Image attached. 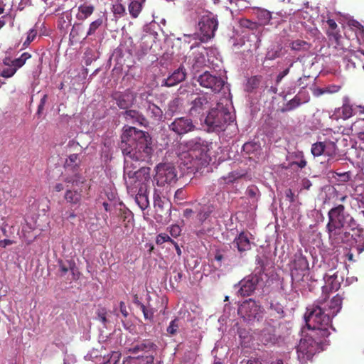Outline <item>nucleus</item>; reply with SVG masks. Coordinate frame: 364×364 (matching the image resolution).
<instances>
[{"mask_svg": "<svg viewBox=\"0 0 364 364\" xmlns=\"http://www.w3.org/2000/svg\"><path fill=\"white\" fill-rule=\"evenodd\" d=\"M151 144L152 139L148 132L134 127H124L120 143L124 156V169L130 165L132 171L146 168L141 166V163L151 159L154 151Z\"/></svg>", "mask_w": 364, "mask_h": 364, "instance_id": "nucleus-1", "label": "nucleus"}, {"mask_svg": "<svg viewBox=\"0 0 364 364\" xmlns=\"http://www.w3.org/2000/svg\"><path fill=\"white\" fill-rule=\"evenodd\" d=\"M342 301V297L336 294L331 300L326 296L320 298L308 306L304 315L308 328L322 338L328 337L330 334L328 327L331 326L332 318L341 309Z\"/></svg>", "mask_w": 364, "mask_h": 364, "instance_id": "nucleus-2", "label": "nucleus"}, {"mask_svg": "<svg viewBox=\"0 0 364 364\" xmlns=\"http://www.w3.org/2000/svg\"><path fill=\"white\" fill-rule=\"evenodd\" d=\"M350 214L343 205L332 208L328 213V222L326 230L331 245L338 246L350 241V232L344 230L345 222Z\"/></svg>", "mask_w": 364, "mask_h": 364, "instance_id": "nucleus-3", "label": "nucleus"}, {"mask_svg": "<svg viewBox=\"0 0 364 364\" xmlns=\"http://www.w3.org/2000/svg\"><path fill=\"white\" fill-rule=\"evenodd\" d=\"M65 183V200L70 205H80L82 200L88 195L90 186L82 174L67 176L63 178Z\"/></svg>", "mask_w": 364, "mask_h": 364, "instance_id": "nucleus-4", "label": "nucleus"}, {"mask_svg": "<svg viewBox=\"0 0 364 364\" xmlns=\"http://www.w3.org/2000/svg\"><path fill=\"white\" fill-rule=\"evenodd\" d=\"M233 117L229 110L223 105L218 104L216 108H212L205 119V123L209 130L221 131L224 130L227 124L233 122Z\"/></svg>", "mask_w": 364, "mask_h": 364, "instance_id": "nucleus-5", "label": "nucleus"}, {"mask_svg": "<svg viewBox=\"0 0 364 364\" xmlns=\"http://www.w3.org/2000/svg\"><path fill=\"white\" fill-rule=\"evenodd\" d=\"M212 143L203 139L200 137H194L186 141L183 146L196 159H200V162L206 166L208 164V152Z\"/></svg>", "mask_w": 364, "mask_h": 364, "instance_id": "nucleus-6", "label": "nucleus"}, {"mask_svg": "<svg viewBox=\"0 0 364 364\" xmlns=\"http://www.w3.org/2000/svg\"><path fill=\"white\" fill-rule=\"evenodd\" d=\"M265 281L262 278L261 270L253 272L240 282V288L238 290V294L242 296H250L257 287H262Z\"/></svg>", "mask_w": 364, "mask_h": 364, "instance_id": "nucleus-7", "label": "nucleus"}, {"mask_svg": "<svg viewBox=\"0 0 364 364\" xmlns=\"http://www.w3.org/2000/svg\"><path fill=\"white\" fill-rule=\"evenodd\" d=\"M198 25L203 35L201 41L204 42L208 41L214 37L215 32L218 29V21L217 16L213 13L209 12L201 17Z\"/></svg>", "mask_w": 364, "mask_h": 364, "instance_id": "nucleus-8", "label": "nucleus"}, {"mask_svg": "<svg viewBox=\"0 0 364 364\" xmlns=\"http://www.w3.org/2000/svg\"><path fill=\"white\" fill-rule=\"evenodd\" d=\"M131 166L124 168V179L128 190H133L137 182L146 181L150 178V168H142L137 171L130 170Z\"/></svg>", "mask_w": 364, "mask_h": 364, "instance_id": "nucleus-9", "label": "nucleus"}, {"mask_svg": "<svg viewBox=\"0 0 364 364\" xmlns=\"http://www.w3.org/2000/svg\"><path fill=\"white\" fill-rule=\"evenodd\" d=\"M345 227L349 228L353 233H350V241L354 240L356 243L355 248L358 254L364 250L363 230L359 227L356 220L350 215L345 222Z\"/></svg>", "mask_w": 364, "mask_h": 364, "instance_id": "nucleus-10", "label": "nucleus"}, {"mask_svg": "<svg viewBox=\"0 0 364 364\" xmlns=\"http://www.w3.org/2000/svg\"><path fill=\"white\" fill-rule=\"evenodd\" d=\"M262 308L257 302L249 299L243 301L238 308V314L240 315L245 320L252 321L253 319L259 320Z\"/></svg>", "mask_w": 364, "mask_h": 364, "instance_id": "nucleus-11", "label": "nucleus"}, {"mask_svg": "<svg viewBox=\"0 0 364 364\" xmlns=\"http://www.w3.org/2000/svg\"><path fill=\"white\" fill-rule=\"evenodd\" d=\"M156 171L159 181L162 183H174L178 180L176 168L172 164H160L157 165Z\"/></svg>", "mask_w": 364, "mask_h": 364, "instance_id": "nucleus-12", "label": "nucleus"}, {"mask_svg": "<svg viewBox=\"0 0 364 364\" xmlns=\"http://www.w3.org/2000/svg\"><path fill=\"white\" fill-rule=\"evenodd\" d=\"M319 338H321L312 333L310 336L301 339L297 346V352L307 358L311 357L316 353L318 345L321 343Z\"/></svg>", "mask_w": 364, "mask_h": 364, "instance_id": "nucleus-13", "label": "nucleus"}, {"mask_svg": "<svg viewBox=\"0 0 364 364\" xmlns=\"http://www.w3.org/2000/svg\"><path fill=\"white\" fill-rule=\"evenodd\" d=\"M197 82L201 87L210 89L214 92H219L225 84L224 80L220 77L213 75L208 71L200 75Z\"/></svg>", "mask_w": 364, "mask_h": 364, "instance_id": "nucleus-14", "label": "nucleus"}, {"mask_svg": "<svg viewBox=\"0 0 364 364\" xmlns=\"http://www.w3.org/2000/svg\"><path fill=\"white\" fill-rule=\"evenodd\" d=\"M170 130L175 132L178 135H183L188 132H191L196 129V126L193 120L188 117L176 118L169 125Z\"/></svg>", "mask_w": 364, "mask_h": 364, "instance_id": "nucleus-15", "label": "nucleus"}, {"mask_svg": "<svg viewBox=\"0 0 364 364\" xmlns=\"http://www.w3.org/2000/svg\"><path fill=\"white\" fill-rule=\"evenodd\" d=\"M180 166H183L188 172L193 173L200 171L205 165L200 162V159H196L187 150L178 155Z\"/></svg>", "mask_w": 364, "mask_h": 364, "instance_id": "nucleus-16", "label": "nucleus"}, {"mask_svg": "<svg viewBox=\"0 0 364 364\" xmlns=\"http://www.w3.org/2000/svg\"><path fill=\"white\" fill-rule=\"evenodd\" d=\"M136 97V94L129 89L124 92L117 91L112 95V98L115 101L118 107L126 110L134 105Z\"/></svg>", "mask_w": 364, "mask_h": 364, "instance_id": "nucleus-17", "label": "nucleus"}, {"mask_svg": "<svg viewBox=\"0 0 364 364\" xmlns=\"http://www.w3.org/2000/svg\"><path fill=\"white\" fill-rule=\"evenodd\" d=\"M309 269V262L301 254H296L292 264L291 276L293 280L299 281L304 276L305 272Z\"/></svg>", "mask_w": 364, "mask_h": 364, "instance_id": "nucleus-18", "label": "nucleus"}, {"mask_svg": "<svg viewBox=\"0 0 364 364\" xmlns=\"http://www.w3.org/2000/svg\"><path fill=\"white\" fill-rule=\"evenodd\" d=\"M310 96L306 91L300 90L291 100L288 101L284 107L281 109L282 112H289L299 107L302 104L307 103Z\"/></svg>", "mask_w": 364, "mask_h": 364, "instance_id": "nucleus-19", "label": "nucleus"}, {"mask_svg": "<svg viewBox=\"0 0 364 364\" xmlns=\"http://www.w3.org/2000/svg\"><path fill=\"white\" fill-rule=\"evenodd\" d=\"M80 159L77 154H73L68 156L64 164L65 174L63 178L68 176L81 174L80 173Z\"/></svg>", "mask_w": 364, "mask_h": 364, "instance_id": "nucleus-20", "label": "nucleus"}, {"mask_svg": "<svg viewBox=\"0 0 364 364\" xmlns=\"http://www.w3.org/2000/svg\"><path fill=\"white\" fill-rule=\"evenodd\" d=\"M122 116L127 122L142 127L149 125L146 118L138 110L128 109L122 113Z\"/></svg>", "mask_w": 364, "mask_h": 364, "instance_id": "nucleus-21", "label": "nucleus"}, {"mask_svg": "<svg viewBox=\"0 0 364 364\" xmlns=\"http://www.w3.org/2000/svg\"><path fill=\"white\" fill-rule=\"evenodd\" d=\"M311 151L314 156H320L323 154L333 156L336 153V146L334 142H330L328 144H325L323 142H316L312 144Z\"/></svg>", "mask_w": 364, "mask_h": 364, "instance_id": "nucleus-22", "label": "nucleus"}, {"mask_svg": "<svg viewBox=\"0 0 364 364\" xmlns=\"http://www.w3.org/2000/svg\"><path fill=\"white\" fill-rule=\"evenodd\" d=\"M326 23L328 25V28L326 30V35L329 39V41H334L335 42V48H340L343 50L342 47L341 39L342 38L339 30L338 29V25L333 19L328 18L326 20Z\"/></svg>", "mask_w": 364, "mask_h": 364, "instance_id": "nucleus-23", "label": "nucleus"}, {"mask_svg": "<svg viewBox=\"0 0 364 364\" xmlns=\"http://www.w3.org/2000/svg\"><path fill=\"white\" fill-rule=\"evenodd\" d=\"M325 280V285L323 287V293L325 294L323 297L327 298V294L329 291H337L341 287V282L338 279V276L336 274H333L332 275L325 274L323 277Z\"/></svg>", "mask_w": 364, "mask_h": 364, "instance_id": "nucleus-24", "label": "nucleus"}, {"mask_svg": "<svg viewBox=\"0 0 364 364\" xmlns=\"http://www.w3.org/2000/svg\"><path fill=\"white\" fill-rule=\"evenodd\" d=\"M249 235H250L249 232L242 231L235 238L233 245L240 252H243L251 249Z\"/></svg>", "mask_w": 364, "mask_h": 364, "instance_id": "nucleus-25", "label": "nucleus"}, {"mask_svg": "<svg viewBox=\"0 0 364 364\" xmlns=\"http://www.w3.org/2000/svg\"><path fill=\"white\" fill-rule=\"evenodd\" d=\"M186 73L183 67L176 69L167 79L165 80L164 85L173 87L186 79Z\"/></svg>", "mask_w": 364, "mask_h": 364, "instance_id": "nucleus-26", "label": "nucleus"}, {"mask_svg": "<svg viewBox=\"0 0 364 364\" xmlns=\"http://www.w3.org/2000/svg\"><path fill=\"white\" fill-rule=\"evenodd\" d=\"M31 58V55L28 53L25 52L21 55V56L18 58L11 59L9 57H6L3 60V64L4 65H13L16 70L18 69L21 68L24 65L26 60L30 59Z\"/></svg>", "mask_w": 364, "mask_h": 364, "instance_id": "nucleus-27", "label": "nucleus"}, {"mask_svg": "<svg viewBox=\"0 0 364 364\" xmlns=\"http://www.w3.org/2000/svg\"><path fill=\"white\" fill-rule=\"evenodd\" d=\"M156 345L149 339L143 340L141 343L135 345L129 350L132 353H137L140 351L146 353L154 352L156 350Z\"/></svg>", "mask_w": 364, "mask_h": 364, "instance_id": "nucleus-28", "label": "nucleus"}, {"mask_svg": "<svg viewBox=\"0 0 364 364\" xmlns=\"http://www.w3.org/2000/svg\"><path fill=\"white\" fill-rule=\"evenodd\" d=\"M76 18L79 21H84L90 17L95 11V6L90 2H85L80 5L77 9Z\"/></svg>", "mask_w": 364, "mask_h": 364, "instance_id": "nucleus-29", "label": "nucleus"}, {"mask_svg": "<svg viewBox=\"0 0 364 364\" xmlns=\"http://www.w3.org/2000/svg\"><path fill=\"white\" fill-rule=\"evenodd\" d=\"M209 100H210V98H208L205 95L196 97L191 103L192 107L191 108V112L200 113L208 107L209 105Z\"/></svg>", "mask_w": 364, "mask_h": 364, "instance_id": "nucleus-30", "label": "nucleus"}, {"mask_svg": "<svg viewBox=\"0 0 364 364\" xmlns=\"http://www.w3.org/2000/svg\"><path fill=\"white\" fill-rule=\"evenodd\" d=\"M338 110L341 112V118L345 120L355 115L354 105L350 104L348 97L343 99V105Z\"/></svg>", "mask_w": 364, "mask_h": 364, "instance_id": "nucleus-31", "label": "nucleus"}, {"mask_svg": "<svg viewBox=\"0 0 364 364\" xmlns=\"http://www.w3.org/2000/svg\"><path fill=\"white\" fill-rule=\"evenodd\" d=\"M145 0H130L129 11L132 17L136 18L141 11Z\"/></svg>", "mask_w": 364, "mask_h": 364, "instance_id": "nucleus-32", "label": "nucleus"}, {"mask_svg": "<svg viewBox=\"0 0 364 364\" xmlns=\"http://www.w3.org/2000/svg\"><path fill=\"white\" fill-rule=\"evenodd\" d=\"M350 129L361 141L364 142V119L360 118L353 122Z\"/></svg>", "mask_w": 364, "mask_h": 364, "instance_id": "nucleus-33", "label": "nucleus"}, {"mask_svg": "<svg viewBox=\"0 0 364 364\" xmlns=\"http://www.w3.org/2000/svg\"><path fill=\"white\" fill-rule=\"evenodd\" d=\"M341 89V86L337 85H328L324 87H318L314 90V95L319 97L324 94H334L338 92Z\"/></svg>", "mask_w": 364, "mask_h": 364, "instance_id": "nucleus-34", "label": "nucleus"}, {"mask_svg": "<svg viewBox=\"0 0 364 364\" xmlns=\"http://www.w3.org/2000/svg\"><path fill=\"white\" fill-rule=\"evenodd\" d=\"M146 112L150 117L156 120L160 119L163 114V112L159 107L149 102L147 105Z\"/></svg>", "mask_w": 364, "mask_h": 364, "instance_id": "nucleus-35", "label": "nucleus"}, {"mask_svg": "<svg viewBox=\"0 0 364 364\" xmlns=\"http://www.w3.org/2000/svg\"><path fill=\"white\" fill-rule=\"evenodd\" d=\"M32 231L33 228L28 223H26V225L22 228L21 237L27 245H31L36 239V236L31 235Z\"/></svg>", "mask_w": 364, "mask_h": 364, "instance_id": "nucleus-36", "label": "nucleus"}, {"mask_svg": "<svg viewBox=\"0 0 364 364\" xmlns=\"http://www.w3.org/2000/svg\"><path fill=\"white\" fill-rule=\"evenodd\" d=\"M358 52L355 50L348 51V53L343 58V61L348 70H353L355 68V63L353 61V58H358Z\"/></svg>", "mask_w": 364, "mask_h": 364, "instance_id": "nucleus-37", "label": "nucleus"}, {"mask_svg": "<svg viewBox=\"0 0 364 364\" xmlns=\"http://www.w3.org/2000/svg\"><path fill=\"white\" fill-rule=\"evenodd\" d=\"M310 47H311L310 43H309L308 42H306L304 40H300V39L293 41L290 43L291 49L293 50H296V51H301V50L306 51V50H308L310 48Z\"/></svg>", "mask_w": 364, "mask_h": 364, "instance_id": "nucleus-38", "label": "nucleus"}, {"mask_svg": "<svg viewBox=\"0 0 364 364\" xmlns=\"http://www.w3.org/2000/svg\"><path fill=\"white\" fill-rule=\"evenodd\" d=\"M58 267L59 272L61 274V276L65 275L69 270H73L75 267V264L74 262L70 260H67L63 262V260L58 261Z\"/></svg>", "mask_w": 364, "mask_h": 364, "instance_id": "nucleus-39", "label": "nucleus"}, {"mask_svg": "<svg viewBox=\"0 0 364 364\" xmlns=\"http://www.w3.org/2000/svg\"><path fill=\"white\" fill-rule=\"evenodd\" d=\"M135 201L142 210H146L149 205L148 196L144 193L139 192L135 197Z\"/></svg>", "mask_w": 364, "mask_h": 364, "instance_id": "nucleus-40", "label": "nucleus"}, {"mask_svg": "<svg viewBox=\"0 0 364 364\" xmlns=\"http://www.w3.org/2000/svg\"><path fill=\"white\" fill-rule=\"evenodd\" d=\"M180 322L181 321L178 318H175L170 322L168 326L166 328V332L169 336H173L177 333L180 326Z\"/></svg>", "mask_w": 364, "mask_h": 364, "instance_id": "nucleus-41", "label": "nucleus"}, {"mask_svg": "<svg viewBox=\"0 0 364 364\" xmlns=\"http://www.w3.org/2000/svg\"><path fill=\"white\" fill-rule=\"evenodd\" d=\"M266 257L264 255L263 256H257L256 257V264L257 265V267L255 268L254 272H257V271H259L261 270L262 272V278L263 279H264L265 278H267V274H264V267L266 265V262H265V260H266Z\"/></svg>", "mask_w": 364, "mask_h": 364, "instance_id": "nucleus-42", "label": "nucleus"}, {"mask_svg": "<svg viewBox=\"0 0 364 364\" xmlns=\"http://www.w3.org/2000/svg\"><path fill=\"white\" fill-rule=\"evenodd\" d=\"M103 22H104V21H103L102 17L98 18L97 19L92 21L90 24V26H89V28H88V31L87 33V36H92V35L95 34L96 31L100 27H101L102 26Z\"/></svg>", "mask_w": 364, "mask_h": 364, "instance_id": "nucleus-43", "label": "nucleus"}, {"mask_svg": "<svg viewBox=\"0 0 364 364\" xmlns=\"http://www.w3.org/2000/svg\"><path fill=\"white\" fill-rule=\"evenodd\" d=\"M154 206L156 212L162 213L164 211V202L157 193L156 190H155L154 193Z\"/></svg>", "mask_w": 364, "mask_h": 364, "instance_id": "nucleus-44", "label": "nucleus"}, {"mask_svg": "<svg viewBox=\"0 0 364 364\" xmlns=\"http://www.w3.org/2000/svg\"><path fill=\"white\" fill-rule=\"evenodd\" d=\"M257 18L260 21V23L267 24L271 20L272 14L269 11L262 9L257 11Z\"/></svg>", "mask_w": 364, "mask_h": 364, "instance_id": "nucleus-45", "label": "nucleus"}, {"mask_svg": "<svg viewBox=\"0 0 364 364\" xmlns=\"http://www.w3.org/2000/svg\"><path fill=\"white\" fill-rule=\"evenodd\" d=\"M246 195L255 201H257L259 196V191L255 186H250L246 190Z\"/></svg>", "mask_w": 364, "mask_h": 364, "instance_id": "nucleus-46", "label": "nucleus"}, {"mask_svg": "<svg viewBox=\"0 0 364 364\" xmlns=\"http://www.w3.org/2000/svg\"><path fill=\"white\" fill-rule=\"evenodd\" d=\"M6 68H4L0 73V75L5 78L11 77L16 73V70L13 65H6Z\"/></svg>", "mask_w": 364, "mask_h": 364, "instance_id": "nucleus-47", "label": "nucleus"}, {"mask_svg": "<svg viewBox=\"0 0 364 364\" xmlns=\"http://www.w3.org/2000/svg\"><path fill=\"white\" fill-rule=\"evenodd\" d=\"M259 84V80L257 77H252L247 80V90L248 91H252V90L257 88Z\"/></svg>", "mask_w": 364, "mask_h": 364, "instance_id": "nucleus-48", "label": "nucleus"}, {"mask_svg": "<svg viewBox=\"0 0 364 364\" xmlns=\"http://www.w3.org/2000/svg\"><path fill=\"white\" fill-rule=\"evenodd\" d=\"M37 35V31L35 29H31L28 32L26 41L23 43V47H27L29 44L35 39Z\"/></svg>", "mask_w": 364, "mask_h": 364, "instance_id": "nucleus-49", "label": "nucleus"}, {"mask_svg": "<svg viewBox=\"0 0 364 364\" xmlns=\"http://www.w3.org/2000/svg\"><path fill=\"white\" fill-rule=\"evenodd\" d=\"M174 240H173L170 236L166 233H161L158 235L156 237V242L157 245H162L165 242H173Z\"/></svg>", "mask_w": 364, "mask_h": 364, "instance_id": "nucleus-50", "label": "nucleus"}, {"mask_svg": "<svg viewBox=\"0 0 364 364\" xmlns=\"http://www.w3.org/2000/svg\"><path fill=\"white\" fill-rule=\"evenodd\" d=\"M143 312L144 317L146 320L152 321L155 311L151 308H147L144 305V309H140Z\"/></svg>", "mask_w": 364, "mask_h": 364, "instance_id": "nucleus-51", "label": "nucleus"}, {"mask_svg": "<svg viewBox=\"0 0 364 364\" xmlns=\"http://www.w3.org/2000/svg\"><path fill=\"white\" fill-rule=\"evenodd\" d=\"M242 176L238 173L231 172L227 176L223 177L224 181L227 183L235 182L237 179L240 178Z\"/></svg>", "mask_w": 364, "mask_h": 364, "instance_id": "nucleus-52", "label": "nucleus"}, {"mask_svg": "<svg viewBox=\"0 0 364 364\" xmlns=\"http://www.w3.org/2000/svg\"><path fill=\"white\" fill-rule=\"evenodd\" d=\"M296 158L299 157L300 158L299 160L297 161L292 162L291 164L292 165H296L300 168H304L306 166L307 162H306V159H304L303 154L302 153H299V154L296 155Z\"/></svg>", "mask_w": 364, "mask_h": 364, "instance_id": "nucleus-53", "label": "nucleus"}, {"mask_svg": "<svg viewBox=\"0 0 364 364\" xmlns=\"http://www.w3.org/2000/svg\"><path fill=\"white\" fill-rule=\"evenodd\" d=\"M121 358V353L117 351L112 353L109 360L105 362L104 364H117Z\"/></svg>", "mask_w": 364, "mask_h": 364, "instance_id": "nucleus-54", "label": "nucleus"}, {"mask_svg": "<svg viewBox=\"0 0 364 364\" xmlns=\"http://www.w3.org/2000/svg\"><path fill=\"white\" fill-rule=\"evenodd\" d=\"M240 24L242 27L247 28L251 30L256 29L257 28V23L251 21L248 19H243L241 21Z\"/></svg>", "mask_w": 364, "mask_h": 364, "instance_id": "nucleus-55", "label": "nucleus"}, {"mask_svg": "<svg viewBox=\"0 0 364 364\" xmlns=\"http://www.w3.org/2000/svg\"><path fill=\"white\" fill-rule=\"evenodd\" d=\"M113 12L116 16H122L125 14V8L123 5L120 4L114 5Z\"/></svg>", "mask_w": 364, "mask_h": 364, "instance_id": "nucleus-56", "label": "nucleus"}, {"mask_svg": "<svg viewBox=\"0 0 364 364\" xmlns=\"http://www.w3.org/2000/svg\"><path fill=\"white\" fill-rule=\"evenodd\" d=\"M256 144L252 142H247L242 146V150L247 154H250L251 152L254 151L256 149Z\"/></svg>", "mask_w": 364, "mask_h": 364, "instance_id": "nucleus-57", "label": "nucleus"}, {"mask_svg": "<svg viewBox=\"0 0 364 364\" xmlns=\"http://www.w3.org/2000/svg\"><path fill=\"white\" fill-rule=\"evenodd\" d=\"M293 64H294V63H293V62H292V63H291V64H290V65H289V68H286L285 70H284L283 71L280 72V73L277 75V77H276V83H277V84H279V83L282 81V79H283L286 75H287L289 74V70H290V68H291V67H292Z\"/></svg>", "mask_w": 364, "mask_h": 364, "instance_id": "nucleus-58", "label": "nucleus"}, {"mask_svg": "<svg viewBox=\"0 0 364 364\" xmlns=\"http://www.w3.org/2000/svg\"><path fill=\"white\" fill-rule=\"evenodd\" d=\"M97 315L98 319L103 323L107 322V311L105 309H100L97 310Z\"/></svg>", "mask_w": 364, "mask_h": 364, "instance_id": "nucleus-59", "label": "nucleus"}, {"mask_svg": "<svg viewBox=\"0 0 364 364\" xmlns=\"http://www.w3.org/2000/svg\"><path fill=\"white\" fill-rule=\"evenodd\" d=\"M181 231V228L177 225H172L169 230V232H170L171 235L173 237H178L180 235Z\"/></svg>", "mask_w": 364, "mask_h": 364, "instance_id": "nucleus-60", "label": "nucleus"}, {"mask_svg": "<svg viewBox=\"0 0 364 364\" xmlns=\"http://www.w3.org/2000/svg\"><path fill=\"white\" fill-rule=\"evenodd\" d=\"M31 5V0H21L19 2L17 9L19 11H23L26 6H29Z\"/></svg>", "mask_w": 364, "mask_h": 364, "instance_id": "nucleus-61", "label": "nucleus"}, {"mask_svg": "<svg viewBox=\"0 0 364 364\" xmlns=\"http://www.w3.org/2000/svg\"><path fill=\"white\" fill-rule=\"evenodd\" d=\"M127 218V217L124 216V227L127 230V231L129 232L133 228L134 221H133L132 218H129L128 220L126 222V219Z\"/></svg>", "mask_w": 364, "mask_h": 364, "instance_id": "nucleus-62", "label": "nucleus"}, {"mask_svg": "<svg viewBox=\"0 0 364 364\" xmlns=\"http://www.w3.org/2000/svg\"><path fill=\"white\" fill-rule=\"evenodd\" d=\"M285 196L290 203H293L294 201V193L291 189L288 188L285 191Z\"/></svg>", "mask_w": 364, "mask_h": 364, "instance_id": "nucleus-63", "label": "nucleus"}, {"mask_svg": "<svg viewBox=\"0 0 364 364\" xmlns=\"http://www.w3.org/2000/svg\"><path fill=\"white\" fill-rule=\"evenodd\" d=\"M354 111H355V114H359V115H362V114H364V105H354Z\"/></svg>", "mask_w": 364, "mask_h": 364, "instance_id": "nucleus-64", "label": "nucleus"}]
</instances>
